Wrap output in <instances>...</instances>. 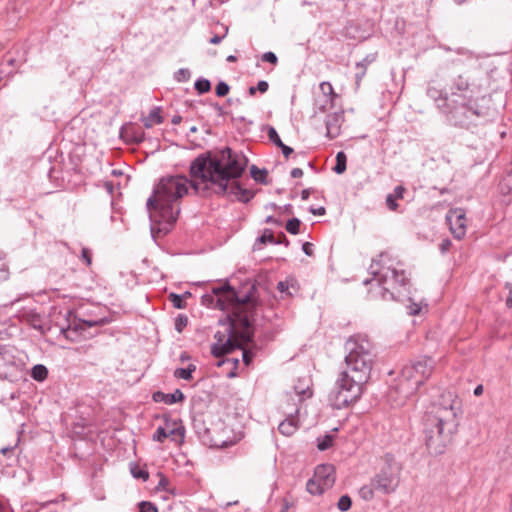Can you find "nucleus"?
I'll use <instances>...</instances> for the list:
<instances>
[{
	"label": "nucleus",
	"mask_w": 512,
	"mask_h": 512,
	"mask_svg": "<svg viewBox=\"0 0 512 512\" xmlns=\"http://www.w3.org/2000/svg\"><path fill=\"white\" fill-rule=\"evenodd\" d=\"M267 134H268L269 140L274 145H276L277 147H279L281 149L285 158H288L293 153L294 150L282 142L281 138L279 137V135L274 127L270 126L268 128Z\"/></svg>",
	"instance_id": "nucleus-19"
},
{
	"label": "nucleus",
	"mask_w": 512,
	"mask_h": 512,
	"mask_svg": "<svg viewBox=\"0 0 512 512\" xmlns=\"http://www.w3.org/2000/svg\"><path fill=\"white\" fill-rule=\"evenodd\" d=\"M17 372L14 357L6 350L0 349V379L11 380Z\"/></svg>",
	"instance_id": "nucleus-12"
},
{
	"label": "nucleus",
	"mask_w": 512,
	"mask_h": 512,
	"mask_svg": "<svg viewBox=\"0 0 512 512\" xmlns=\"http://www.w3.org/2000/svg\"><path fill=\"white\" fill-rule=\"evenodd\" d=\"M194 87L199 94H204L210 91L211 83L208 79L199 78L195 81Z\"/></svg>",
	"instance_id": "nucleus-32"
},
{
	"label": "nucleus",
	"mask_w": 512,
	"mask_h": 512,
	"mask_svg": "<svg viewBox=\"0 0 512 512\" xmlns=\"http://www.w3.org/2000/svg\"><path fill=\"white\" fill-rule=\"evenodd\" d=\"M187 324H188V318L184 315H179L175 319V329L178 332H181L183 330V328L187 326Z\"/></svg>",
	"instance_id": "nucleus-48"
},
{
	"label": "nucleus",
	"mask_w": 512,
	"mask_h": 512,
	"mask_svg": "<svg viewBox=\"0 0 512 512\" xmlns=\"http://www.w3.org/2000/svg\"><path fill=\"white\" fill-rule=\"evenodd\" d=\"M256 89L257 91H259L260 93L264 94L268 91L269 89V84L267 81L265 80H261L257 83L256 85Z\"/></svg>",
	"instance_id": "nucleus-55"
},
{
	"label": "nucleus",
	"mask_w": 512,
	"mask_h": 512,
	"mask_svg": "<svg viewBox=\"0 0 512 512\" xmlns=\"http://www.w3.org/2000/svg\"><path fill=\"white\" fill-rule=\"evenodd\" d=\"M256 191L242 187L238 180L228 184V191L225 196L234 197L241 203H248L254 198Z\"/></svg>",
	"instance_id": "nucleus-15"
},
{
	"label": "nucleus",
	"mask_w": 512,
	"mask_h": 512,
	"mask_svg": "<svg viewBox=\"0 0 512 512\" xmlns=\"http://www.w3.org/2000/svg\"><path fill=\"white\" fill-rule=\"evenodd\" d=\"M451 245H452V242L448 238L443 239L439 245V249H440L441 253L444 254L447 251H449Z\"/></svg>",
	"instance_id": "nucleus-54"
},
{
	"label": "nucleus",
	"mask_w": 512,
	"mask_h": 512,
	"mask_svg": "<svg viewBox=\"0 0 512 512\" xmlns=\"http://www.w3.org/2000/svg\"><path fill=\"white\" fill-rule=\"evenodd\" d=\"M290 174L292 178H300L303 176V170L301 168H293Z\"/></svg>",
	"instance_id": "nucleus-61"
},
{
	"label": "nucleus",
	"mask_w": 512,
	"mask_h": 512,
	"mask_svg": "<svg viewBox=\"0 0 512 512\" xmlns=\"http://www.w3.org/2000/svg\"><path fill=\"white\" fill-rule=\"evenodd\" d=\"M131 474L133 475L134 478L142 479L143 481H146L149 478L148 471L138 466L131 467Z\"/></svg>",
	"instance_id": "nucleus-37"
},
{
	"label": "nucleus",
	"mask_w": 512,
	"mask_h": 512,
	"mask_svg": "<svg viewBox=\"0 0 512 512\" xmlns=\"http://www.w3.org/2000/svg\"><path fill=\"white\" fill-rule=\"evenodd\" d=\"M247 164L248 158L242 152L225 147L214 156L200 154L191 162L189 173L193 179L205 183L203 192L213 189L217 196L223 197L228 191V184L243 175Z\"/></svg>",
	"instance_id": "nucleus-3"
},
{
	"label": "nucleus",
	"mask_w": 512,
	"mask_h": 512,
	"mask_svg": "<svg viewBox=\"0 0 512 512\" xmlns=\"http://www.w3.org/2000/svg\"><path fill=\"white\" fill-rule=\"evenodd\" d=\"M309 212L312 213L313 215L323 216L326 213V210L324 207L314 208L313 206H311L309 208Z\"/></svg>",
	"instance_id": "nucleus-57"
},
{
	"label": "nucleus",
	"mask_w": 512,
	"mask_h": 512,
	"mask_svg": "<svg viewBox=\"0 0 512 512\" xmlns=\"http://www.w3.org/2000/svg\"><path fill=\"white\" fill-rule=\"evenodd\" d=\"M224 36H220V35H214L211 39H210V43L211 44H214V45H217L219 44L222 39H223Z\"/></svg>",
	"instance_id": "nucleus-64"
},
{
	"label": "nucleus",
	"mask_w": 512,
	"mask_h": 512,
	"mask_svg": "<svg viewBox=\"0 0 512 512\" xmlns=\"http://www.w3.org/2000/svg\"><path fill=\"white\" fill-rule=\"evenodd\" d=\"M164 121L161 116V108L154 107L147 117L142 118V122L145 128H151L154 124H161Z\"/></svg>",
	"instance_id": "nucleus-21"
},
{
	"label": "nucleus",
	"mask_w": 512,
	"mask_h": 512,
	"mask_svg": "<svg viewBox=\"0 0 512 512\" xmlns=\"http://www.w3.org/2000/svg\"><path fill=\"white\" fill-rule=\"evenodd\" d=\"M301 221L298 218L289 219L286 223V230L293 235H297L300 232Z\"/></svg>",
	"instance_id": "nucleus-34"
},
{
	"label": "nucleus",
	"mask_w": 512,
	"mask_h": 512,
	"mask_svg": "<svg viewBox=\"0 0 512 512\" xmlns=\"http://www.w3.org/2000/svg\"><path fill=\"white\" fill-rule=\"evenodd\" d=\"M189 179L186 176L175 175L162 177L154 187L162 205V216L169 226H173L180 213L177 201L188 193Z\"/></svg>",
	"instance_id": "nucleus-8"
},
{
	"label": "nucleus",
	"mask_w": 512,
	"mask_h": 512,
	"mask_svg": "<svg viewBox=\"0 0 512 512\" xmlns=\"http://www.w3.org/2000/svg\"><path fill=\"white\" fill-rule=\"evenodd\" d=\"M342 122V112H334L332 114H328L325 121L327 137L334 139L339 136Z\"/></svg>",
	"instance_id": "nucleus-16"
},
{
	"label": "nucleus",
	"mask_w": 512,
	"mask_h": 512,
	"mask_svg": "<svg viewBox=\"0 0 512 512\" xmlns=\"http://www.w3.org/2000/svg\"><path fill=\"white\" fill-rule=\"evenodd\" d=\"M275 236L269 229H265L263 234L257 239V242L261 244L271 243L273 244Z\"/></svg>",
	"instance_id": "nucleus-42"
},
{
	"label": "nucleus",
	"mask_w": 512,
	"mask_h": 512,
	"mask_svg": "<svg viewBox=\"0 0 512 512\" xmlns=\"http://www.w3.org/2000/svg\"><path fill=\"white\" fill-rule=\"evenodd\" d=\"M505 288L509 290V294H510L509 297L507 298L506 304L509 308H511L512 307V296H511L512 295V284L506 283Z\"/></svg>",
	"instance_id": "nucleus-59"
},
{
	"label": "nucleus",
	"mask_w": 512,
	"mask_h": 512,
	"mask_svg": "<svg viewBox=\"0 0 512 512\" xmlns=\"http://www.w3.org/2000/svg\"><path fill=\"white\" fill-rule=\"evenodd\" d=\"M81 259L87 266H90L92 264V255L90 249L82 248Z\"/></svg>",
	"instance_id": "nucleus-51"
},
{
	"label": "nucleus",
	"mask_w": 512,
	"mask_h": 512,
	"mask_svg": "<svg viewBox=\"0 0 512 512\" xmlns=\"http://www.w3.org/2000/svg\"><path fill=\"white\" fill-rule=\"evenodd\" d=\"M375 491L376 487L373 486V482L370 480L369 484H366L360 488L359 495L363 500L370 501L373 499Z\"/></svg>",
	"instance_id": "nucleus-29"
},
{
	"label": "nucleus",
	"mask_w": 512,
	"mask_h": 512,
	"mask_svg": "<svg viewBox=\"0 0 512 512\" xmlns=\"http://www.w3.org/2000/svg\"><path fill=\"white\" fill-rule=\"evenodd\" d=\"M16 65V59L13 56L6 55L0 63V74L10 75L13 73V68Z\"/></svg>",
	"instance_id": "nucleus-24"
},
{
	"label": "nucleus",
	"mask_w": 512,
	"mask_h": 512,
	"mask_svg": "<svg viewBox=\"0 0 512 512\" xmlns=\"http://www.w3.org/2000/svg\"><path fill=\"white\" fill-rule=\"evenodd\" d=\"M251 290H254L253 286ZM201 303L208 308L227 311L230 336L233 337L239 332L242 340L251 341L253 333L250 327L253 324L254 310L257 306L252 291L239 296L236 290L225 281L212 287L210 293L204 294L201 297Z\"/></svg>",
	"instance_id": "nucleus-5"
},
{
	"label": "nucleus",
	"mask_w": 512,
	"mask_h": 512,
	"mask_svg": "<svg viewBox=\"0 0 512 512\" xmlns=\"http://www.w3.org/2000/svg\"><path fill=\"white\" fill-rule=\"evenodd\" d=\"M104 324L103 319H97V320H81V323L76 328L78 329H85L86 327L90 328L93 326H100Z\"/></svg>",
	"instance_id": "nucleus-45"
},
{
	"label": "nucleus",
	"mask_w": 512,
	"mask_h": 512,
	"mask_svg": "<svg viewBox=\"0 0 512 512\" xmlns=\"http://www.w3.org/2000/svg\"><path fill=\"white\" fill-rule=\"evenodd\" d=\"M250 175L257 183L268 184V171L265 168L260 169L256 165H252L250 167Z\"/></svg>",
	"instance_id": "nucleus-23"
},
{
	"label": "nucleus",
	"mask_w": 512,
	"mask_h": 512,
	"mask_svg": "<svg viewBox=\"0 0 512 512\" xmlns=\"http://www.w3.org/2000/svg\"><path fill=\"white\" fill-rule=\"evenodd\" d=\"M334 441V436L330 434H326L323 437L317 438V448L320 451H325L329 449Z\"/></svg>",
	"instance_id": "nucleus-30"
},
{
	"label": "nucleus",
	"mask_w": 512,
	"mask_h": 512,
	"mask_svg": "<svg viewBox=\"0 0 512 512\" xmlns=\"http://www.w3.org/2000/svg\"><path fill=\"white\" fill-rule=\"evenodd\" d=\"M446 219L450 224L453 236L457 239H461L465 235L466 230L465 212L462 209L450 210Z\"/></svg>",
	"instance_id": "nucleus-11"
},
{
	"label": "nucleus",
	"mask_w": 512,
	"mask_h": 512,
	"mask_svg": "<svg viewBox=\"0 0 512 512\" xmlns=\"http://www.w3.org/2000/svg\"><path fill=\"white\" fill-rule=\"evenodd\" d=\"M7 276V271L5 269V263L3 262L2 258L0 257V280L5 279Z\"/></svg>",
	"instance_id": "nucleus-60"
},
{
	"label": "nucleus",
	"mask_w": 512,
	"mask_h": 512,
	"mask_svg": "<svg viewBox=\"0 0 512 512\" xmlns=\"http://www.w3.org/2000/svg\"><path fill=\"white\" fill-rule=\"evenodd\" d=\"M138 512H158V509L153 503L142 501L139 503Z\"/></svg>",
	"instance_id": "nucleus-47"
},
{
	"label": "nucleus",
	"mask_w": 512,
	"mask_h": 512,
	"mask_svg": "<svg viewBox=\"0 0 512 512\" xmlns=\"http://www.w3.org/2000/svg\"><path fill=\"white\" fill-rule=\"evenodd\" d=\"M315 109L319 112H325L327 111L329 108H332L333 107V103L330 104V103H326L325 104V98H323V96H320L318 98L315 99Z\"/></svg>",
	"instance_id": "nucleus-40"
},
{
	"label": "nucleus",
	"mask_w": 512,
	"mask_h": 512,
	"mask_svg": "<svg viewBox=\"0 0 512 512\" xmlns=\"http://www.w3.org/2000/svg\"><path fill=\"white\" fill-rule=\"evenodd\" d=\"M444 50L445 51H453L456 54L465 56L467 59H473L474 58L473 52L468 50V49H466V48H463V47H458V48H455V49H452L450 47H445Z\"/></svg>",
	"instance_id": "nucleus-43"
},
{
	"label": "nucleus",
	"mask_w": 512,
	"mask_h": 512,
	"mask_svg": "<svg viewBox=\"0 0 512 512\" xmlns=\"http://www.w3.org/2000/svg\"><path fill=\"white\" fill-rule=\"evenodd\" d=\"M24 317L26 318L27 322L35 329L42 330V317L39 313H37L34 310H29L25 312Z\"/></svg>",
	"instance_id": "nucleus-25"
},
{
	"label": "nucleus",
	"mask_w": 512,
	"mask_h": 512,
	"mask_svg": "<svg viewBox=\"0 0 512 512\" xmlns=\"http://www.w3.org/2000/svg\"><path fill=\"white\" fill-rule=\"evenodd\" d=\"M347 168V157L343 151H339L336 154V165L333 168V171L337 174H343Z\"/></svg>",
	"instance_id": "nucleus-28"
},
{
	"label": "nucleus",
	"mask_w": 512,
	"mask_h": 512,
	"mask_svg": "<svg viewBox=\"0 0 512 512\" xmlns=\"http://www.w3.org/2000/svg\"><path fill=\"white\" fill-rule=\"evenodd\" d=\"M298 429V421L295 419L293 414L291 413L289 417H287L285 420H283L279 426L278 430L281 434L284 436H291L293 435L296 430Z\"/></svg>",
	"instance_id": "nucleus-20"
},
{
	"label": "nucleus",
	"mask_w": 512,
	"mask_h": 512,
	"mask_svg": "<svg viewBox=\"0 0 512 512\" xmlns=\"http://www.w3.org/2000/svg\"><path fill=\"white\" fill-rule=\"evenodd\" d=\"M273 244H283L286 247L290 244L289 240L287 239L286 235L283 232H280L277 237L274 238Z\"/></svg>",
	"instance_id": "nucleus-53"
},
{
	"label": "nucleus",
	"mask_w": 512,
	"mask_h": 512,
	"mask_svg": "<svg viewBox=\"0 0 512 512\" xmlns=\"http://www.w3.org/2000/svg\"><path fill=\"white\" fill-rule=\"evenodd\" d=\"M436 361L429 356H421L410 364L405 365L401 370L398 385L391 389L389 398L402 406L418 388L423 385L432 375Z\"/></svg>",
	"instance_id": "nucleus-7"
},
{
	"label": "nucleus",
	"mask_w": 512,
	"mask_h": 512,
	"mask_svg": "<svg viewBox=\"0 0 512 512\" xmlns=\"http://www.w3.org/2000/svg\"><path fill=\"white\" fill-rule=\"evenodd\" d=\"M404 191V187L396 186L392 194L395 196L396 199H400L403 198Z\"/></svg>",
	"instance_id": "nucleus-58"
},
{
	"label": "nucleus",
	"mask_w": 512,
	"mask_h": 512,
	"mask_svg": "<svg viewBox=\"0 0 512 512\" xmlns=\"http://www.w3.org/2000/svg\"><path fill=\"white\" fill-rule=\"evenodd\" d=\"M174 377L177 379L183 380H191L193 376L186 370V368H177L173 373Z\"/></svg>",
	"instance_id": "nucleus-46"
},
{
	"label": "nucleus",
	"mask_w": 512,
	"mask_h": 512,
	"mask_svg": "<svg viewBox=\"0 0 512 512\" xmlns=\"http://www.w3.org/2000/svg\"><path fill=\"white\" fill-rule=\"evenodd\" d=\"M370 62H371L370 60L363 59L362 61L356 63V68H357L358 72L355 74V79H356L357 84H359L360 81L365 76L367 66Z\"/></svg>",
	"instance_id": "nucleus-31"
},
{
	"label": "nucleus",
	"mask_w": 512,
	"mask_h": 512,
	"mask_svg": "<svg viewBox=\"0 0 512 512\" xmlns=\"http://www.w3.org/2000/svg\"><path fill=\"white\" fill-rule=\"evenodd\" d=\"M352 500L348 495H343L340 497L338 501V509L345 512L348 511L351 508Z\"/></svg>",
	"instance_id": "nucleus-39"
},
{
	"label": "nucleus",
	"mask_w": 512,
	"mask_h": 512,
	"mask_svg": "<svg viewBox=\"0 0 512 512\" xmlns=\"http://www.w3.org/2000/svg\"><path fill=\"white\" fill-rule=\"evenodd\" d=\"M485 83L484 71L476 66L456 75L448 91L430 82L426 94L450 125L469 129L486 122L490 116L491 100L483 95Z\"/></svg>",
	"instance_id": "nucleus-1"
},
{
	"label": "nucleus",
	"mask_w": 512,
	"mask_h": 512,
	"mask_svg": "<svg viewBox=\"0 0 512 512\" xmlns=\"http://www.w3.org/2000/svg\"><path fill=\"white\" fill-rule=\"evenodd\" d=\"M185 398L183 392L180 389H176L173 393H164L162 391H156L152 394V399L156 403H165L172 405L177 402L183 401Z\"/></svg>",
	"instance_id": "nucleus-17"
},
{
	"label": "nucleus",
	"mask_w": 512,
	"mask_h": 512,
	"mask_svg": "<svg viewBox=\"0 0 512 512\" xmlns=\"http://www.w3.org/2000/svg\"><path fill=\"white\" fill-rule=\"evenodd\" d=\"M265 223H270V224H276L278 226H281L282 225V222L276 218H274L273 216H268L266 219H265Z\"/></svg>",
	"instance_id": "nucleus-62"
},
{
	"label": "nucleus",
	"mask_w": 512,
	"mask_h": 512,
	"mask_svg": "<svg viewBox=\"0 0 512 512\" xmlns=\"http://www.w3.org/2000/svg\"><path fill=\"white\" fill-rule=\"evenodd\" d=\"M167 434L172 437L175 442H182L185 436V428L181 422L171 420L167 417Z\"/></svg>",
	"instance_id": "nucleus-18"
},
{
	"label": "nucleus",
	"mask_w": 512,
	"mask_h": 512,
	"mask_svg": "<svg viewBox=\"0 0 512 512\" xmlns=\"http://www.w3.org/2000/svg\"><path fill=\"white\" fill-rule=\"evenodd\" d=\"M319 89L321 91V96L325 98V104L326 103H334L335 98L337 97V94L334 92L333 86L328 81H323L319 85Z\"/></svg>",
	"instance_id": "nucleus-22"
},
{
	"label": "nucleus",
	"mask_w": 512,
	"mask_h": 512,
	"mask_svg": "<svg viewBox=\"0 0 512 512\" xmlns=\"http://www.w3.org/2000/svg\"><path fill=\"white\" fill-rule=\"evenodd\" d=\"M295 393L300 397V401L305 398H310L312 396V391L307 387L306 389L298 390L297 387L294 388Z\"/></svg>",
	"instance_id": "nucleus-52"
},
{
	"label": "nucleus",
	"mask_w": 512,
	"mask_h": 512,
	"mask_svg": "<svg viewBox=\"0 0 512 512\" xmlns=\"http://www.w3.org/2000/svg\"><path fill=\"white\" fill-rule=\"evenodd\" d=\"M371 279H365L364 285L376 282L369 291L371 299H382L385 301L395 300L404 302L405 298L409 302L407 308L410 315H418L421 311V303L414 301L409 294V278L401 263L388 253L384 252L372 260L369 267Z\"/></svg>",
	"instance_id": "nucleus-4"
},
{
	"label": "nucleus",
	"mask_w": 512,
	"mask_h": 512,
	"mask_svg": "<svg viewBox=\"0 0 512 512\" xmlns=\"http://www.w3.org/2000/svg\"><path fill=\"white\" fill-rule=\"evenodd\" d=\"M147 209L149 211H154L155 215H150L151 219L155 218V221L160 225L159 231H169L172 226H169L162 216V205L159 201L158 196L153 192V194L147 199L146 203Z\"/></svg>",
	"instance_id": "nucleus-13"
},
{
	"label": "nucleus",
	"mask_w": 512,
	"mask_h": 512,
	"mask_svg": "<svg viewBox=\"0 0 512 512\" xmlns=\"http://www.w3.org/2000/svg\"><path fill=\"white\" fill-rule=\"evenodd\" d=\"M345 350L346 369L340 373L332 394L333 405L338 409L349 406L361 397L376 356L373 344L361 335L350 337L345 343Z\"/></svg>",
	"instance_id": "nucleus-2"
},
{
	"label": "nucleus",
	"mask_w": 512,
	"mask_h": 512,
	"mask_svg": "<svg viewBox=\"0 0 512 512\" xmlns=\"http://www.w3.org/2000/svg\"><path fill=\"white\" fill-rule=\"evenodd\" d=\"M314 478H316L324 488H331L335 482V468L331 464H321L315 468Z\"/></svg>",
	"instance_id": "nucleus-14"
},
{
	"label": "nucleus",
	"mask_w": 512,
	"mask_h": 512,
	"mask_svg": "<svg viewBox=\"0 0 512 512\" xmlns=\"http://www.w3.org/2000/svg\"><path fill=\"white\" fill-rule=\"evenodd\" d=\"M262 61L276 65L278 63V58L273 52H265L262 55Z\"/></svg>",
	"instance_id": "nucleus-50"
},
{
	"label": "nucleus",
	"mask_w": 512,
	"mask_h": 512,
	"mask_svg": "<svg viewBox=\"0 0 512 512\" xmlns=\"http://www.w3.org/2000/svg\"><path fill=\"white\" fill-rule=\"evenodd\" d=\"M306 489L311 495H321L327 488L313 477L307 481Z\"/></svg>",
	"instance_id": "nucleus-26"
},
{
	"label": "nucleus",
	"mask_w": 512,
	"mask_h": 512,
	"mask_svg": "<svg viewBox=\"0 0 512 512\" xmlns=\"http://www.w3.org/2000/svg\"><path fill=\"white\" fill-rule=\"evenodd\" d=\"M48 376V369L42 364L34 365L31 369V377L36 381H44Z\"/></svg>",
	"instance_id": "nucleus-27"
},
{
	"label": "nucleus",
	"mask_w": 512,
	"mask_h": 512,
	"mask_svg": "<svg viewBox=\"0 0 512 512\" xmlns=\"http://www.w3.org/2000/svg\"><path fill=\"white\" fill-rule=\"evenodd\" d=\"M302 250L303 252L307 255V256H312L313 255V244L310 243V242H305L303 245H302Z\"/></svg>",
	"instance_id": "nucleus-56"
},
{
	"label": "nucleus",
	"mask_w": 512,
	"mask_h": 512,
	"mask_svg": "<svg viewBox=\"0 0 512 512\" xmlns=\"http://www.w3.org/2000/svg\"><path fill=\"white\" fill-rule=\"evenodd\" d=\"M383 461L384 465L371 480L376 487V492L391 494L399 486L401 466L391 454H386Z\"/></svg>",
	"instance_id": "nucleus-9"
},
{
	"label": "nucleus",
	"mask_w": 512,
	"mask_h": 512,
	"mask_svg": "<svg viewBox=\"0 0 512 512\" xmlns=\"http://www.w3.org/2000/svg\"><path fill=\"white\" fill-rule=\"evenodd\" d=\"M229 90V85L224 81H220L215 88V92L218 97L226 96L229 93Z\"/></svg>",
	"instance_id": "nucleus-44"
},
{
	"label": "nucleus",
	"mask_w": 512,
	"mask_h": 512,
	"mask_svg": "<svg viewBox=\"0 0 512 512\" xmlns=\"http://www.w3.org/2000/svg\"><path fill=\"white\" fill-rule=\"evenodd\" d=\"M164 420H165V426L162 427V426H159L155 433L153 434V440L154 441H157V442H160V443H163L164 440L166 438H168V434H167V417L164 416Z\"/></svg>",
	"instance_id": "nucleus-33"
},
{
	"label": "nucleus",
	"mask_w": 512,
	"mask_h": 512,
	"mask_svg": "<svg viewBox=\"0 0 512 512\" xmlns=\"http://www.w3.org/2000/svg\"><path fill=\"white\" fill-rule=\"evenodd\" d=\"M250 331H252V333L254 334L252 326L250 327ZM228 335H230L229 330H228ZM253 337H254V335L252 336L251 341H244L241 339V337L239 336V332H238L235 336H233V337L228 336V338L225 339L224 334H222L221 332H217L215 334V338L217 339V342L211 346V353L214 357L220 358L226 354L231 353L236 348H240L243 350V354H242L243 362L245 363V365H249L252 362V358H253L254 354L251 350L244 349L241 346V344L252 343Z\"/></svg>",
	"instance_id": "nucleus-10"
},
{
	"label": "nucleus",
	"mask_w": 512,
	"mask_h": 512,
	"mask_svg": "<svg viewBox=\"0 0 512 512\" xmlns=\"http://www.w3.org/2000/svg\"><path fill=\"white\" fill-rule=\"evenodd\" d=\"M500 186L502 192L512 191V171L503 177Z\"/></svg>",
	"instance_id": "nucleus-41"
},
{
	"label": "nucleus",
	"mask_w": 512,
	"mask_h": 512,
	"mask_svg": "<svg viewBox=\"0 0 512 512\" xmlns=\"http://www.w3.org/2000/svg\"><path fill=\"white\" fill-rule=\"evenodd\" d=\"M396 198L393 194H388L386 196V205L391 211H396L398 208V204L396 202Z\"/></svg>",
	"instance_id": "nucleus-49"
},
{
	"label": "nucleus",
	"mask_w": 512,
	"mask_h": 512,
	"mask_svg": "<svg viewBox=\"0 0 512 512\" xmlns=\"http://www.w3.org/2000/svg\"><path fill=\"white\" fill-rule=\"evenodd\" d=\"M127 134L130 137L131 141L136 144L143 142L145 137V133L140 129L133 128L130 131H127Z\"/></svg>",
	"instance_id": "nucleus-36"
},
{
	"label": "nucleus",
	"mask_w": 512,
	"mask_h": 512,
	"mask_svg": "<svg viewBox=\"0 0 512 512\" xmlns=\"http://www.w3.org/2000/svg\"><path fill=\"white\" fill-rule=\"evenodd\" d=\"M191 72L187 68H180L174 73V79L177 82H187L190 80Z\"/></svg>",
	"instance_id": "nucleus-35"
},
{
	"label": "nucleus",
	"mask_w": 512,
	"mask_h": 512,
	"mask_svg": "<svg viewBox=\"0 0 512 512\" xmlns=\"http://www.w3.org/2000/svg\"><path fill=\"white\" fill-rule=\"evenodd\" d=\"M58 502H59V499H53V500H48V501L37 503V504L40 506V508H46L50 504H56Z\"/></svg>",
	"instance_id": "nucleus-63"
},
{
	"label": "nucleus",
	"mask_w": 512,
	"mask_h": 512,
	"mask_svg": "<svg viewBox=\"0 0 512 512\" xmlns=\"http://www.w3.org/2000/svg\"><path fill=\"white\" fill-rule=\"evenodd\" d=\"M459 407L450 392L441 395L439 401L432 403L423 418L425 445L431 455L445 452L457 431Z\"/></svg>",
	"instance_id": "nucleus-6"
},
{
	"label": "nucleus",
	"mask_w": 512,
	"mask_h": 512,
	"mask_svg": "<svg viewBox=\"0 0 512 512\" xmlns=\"http://www.w3.org/2000/svg\"><path fill=\"white\" fill-rule=\"evenodd\" d=\"M169 299L172 302L173 306L177 309H183L186 307V303L184 302L182 295L171 293L169 295Z\"/></svg>",
	"instance_id": "nucleus-38"
}]
</instances>
